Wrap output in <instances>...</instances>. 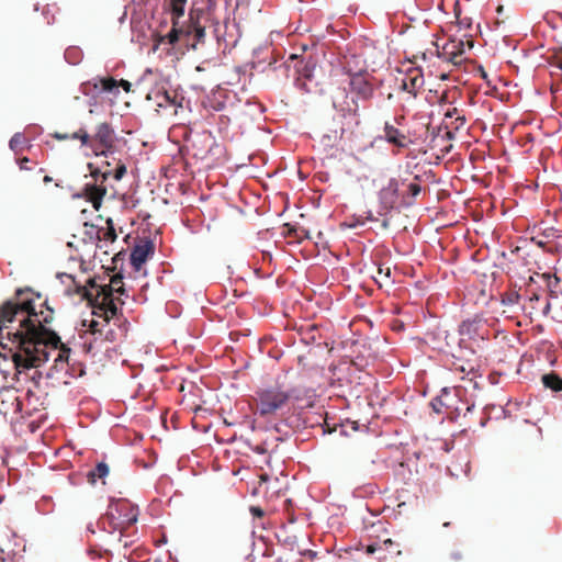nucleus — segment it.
I'll list each match as a JSON object with an SVG mask.
<instances>
[{"label": "nucleus", "mask_w": 562, "mask_h": 562, "mask_svg": "<svg viewBox=\"0 0 562 562\" xmlns=\"http://www.w3.org/2000/svg\"><path fill=\"white\" fill-rule=\"evenodd\" d=\"M49 358L50 351L46 346L41 345L27 347L15 353L12 361L18 379L23 375L25 380L30 379L35 385H38L43 378L38 367L46 363Z\"/></svg>", "instance_id": "obj_1"}, {"label": "nucleus", "mask_w": 562, "mask_h": 562, "mask_svg": "<svg viewBox=\"0 0 562 562\" xmlns=\"http://www.w3.org/2000/svg\"><path fill=\"white\" fill-rule=\"evenodd\" d=\"M88 286L95 290V305H93L92 314L104 318L103 327H106L110 319L119 314L115 294L127 296L126 290L124 286L115 289L111 284H98L94 279H89Z\"/></svg>", "instance_id": "obj_2"}, {"label": "nucleus", "mask_w": 562, "mask_h": 562, "mask_svg": "<svg viewBox=\"0 0 562 562\" xmlns=\"http://www.w3.org/2000/svg\"><path fill=\"white\" fill-rule=\"evenodd\" d=\"M18 300H8L0 307V323L3 322H13L18 314H24L30 321L33 317H37V312L35 310L34 299L32 296H22L24 294V290L18 289L15 292Z\"/></svg>", "instance_id": "obj_3"}, {"label": "nucleus", "mask_w": 562, "mask_h": 562, "mask_svg": "<svg viewBox=\"0 0 562 562\" xmlns=\"http://www.w3.org/2000/svg\"><path fill=\"white\" fill-rule=\"evenodd\" d=\"M294 390L284 391L280 386H270L258 392V409L266 416L280 409L292 396Z\"/></svg>", "instance_id": "obj_4"}, {"label": "nucleus", "mask_w": 562, "mask_h": 562, "mask_svg": "<svg viewBox=\"0 0 562 562\" xmlns=\"http://www.w3.org/2000/svg\"><path fill=\"white\" fill-rule=\"evenodd\" d=\"M138 506L132 504L130 501L124 498H110V503L106 509V517L114 520H119L124 529L137 522L138 519Z\"/></svg>", "instance_id": "obj_5"}, {"label": "nucleus", "mask_w": 562, "mask_h": 562, "mask_svg": "<svg viewBox=\"0 0 562 562\" xmlns=\"http://www.w3.org/2000/svg\"><path fill=\"white\" fill-rule=\"evenodd\" d=\"M400 200V182L395 178H390L386 186L378 192V214L386 217L391 216L393 211L397 212V201Z\"/></svg>", "instance_id": "obj_6"}, {"label": "nucleus", "mask_w": 562, "mask_h": 562, "mask_svg": "<svg viewBox=\"0 0 562 562\" xmlns=\"http://www.w3.org/2000/svg\"><path fill=\"white\" fill-rule=\"evenodd\" d=\"M82 94L90 98L89 105L97 103V98L102 92L119 93L117 81L111 77H95L91 80L82 82L79 87Z\"/></svg>", "instance_id": "obj_7"}, {"label": "nucleus", "mask_w": 562, "mask_h": 562, "mask_svg": "<svg viewBox=\"0 0 562 562\" xmlns=\"http://www.w3.org/2000/svg\"><path fill=\"white\" fill-rule=\"evenodd\" d=\"M316 69V61L313 58L300 59L295 64V72L297 77L294 80V86L305 93L317 92L318 83L314 82V72Z\"/></svg>", "instance_id": "obj_8"}, {"label": "nucleus", "mask_w": 562, "mask_h": 562, "mask_svg": "<svg viewBox=\"0 0 562 562\" xmlns=\"http://www.w3.org/2000/svg\"><path fill=\"white\" fill-rule=\"evenodd\" d=\"M349 91L352 94L351 102L355 105L353 112L358 109V101L370 100L373 95V85L367 78V71H357L349 75Z\"/></svg>", "instance_id": "obj_9"}, {"label": "nucleus", "mask_w": 562, "mask_h": 562, "mask_svg": "<svg viewBox=\"0 0 562 562\" xmlns=\"http://www.w3.org/2000/svg\"><path fill=\"white\" fill-rule=\"evenodd\" d=\"M155 244L151 239L145 238L136 243L130 254V263L135 271H140L143 265L154 255Z\"/></svg>", "instance_id": "obj_10"}, {"label": "nucleus", "mask_w": 562, "mask_h": 562, "mask_svg": "<svg viewBox=\"0 0 562 562\" xmlns=\"http://www.w3.org/2000/svg\"><path fill=\"white\" fill-rule=\"evenodd\" d=\"M54 353V364L50 367V369L46 373L47 379L55 378L58 373L64 372L66 375V370L68 367V363L70 361V352L71 349L67 346H63L60 348H55L50 351V353Z\"/></svg>", "instance_id": "obj_11"}, {"label": "nucleus", "mask_w": 562, "mask_h": 562, "mask_svg": "<svg viewBox=\"0 0 562 562\" xmlns=\"http://www.w3.org/2000/svg\"><path fill=\"white\" fill-rule=\"evenodd\" d=\"M383 133L384 135L380 136V138L398 148H405L412 143L403 132L389 122H385Z\"/></svg>", "instance_id": "obj_12"}, {"label": "nucleus", "mask_w": 562, "mask_h": 562, "mask_svg": "<svg viewBox=\"0 0 562 562\" xmlns=\"http://www.w3.org/2000/svg\"><path fill=\"white\" fill-rule=\"evenodd\" d=\"M106 194V188L103 186H98L97 183H86L83 187L82 193H77L75 198L87 196L88 200L92 203V206L98 211L101 205L104 195Z\"/></svg>", "instance_id": "obj_13"}, {"label": "nucleus", "mask_w": 562, "mask_h": 562, "mask_svg": "<svg viewBox=\"0 0 562 562\" xmlns=\"http://www.w3.org/2000/svg\"><path fill=\"white\" fill-rule=\"evenodd\" d=\"M424 86V76L423 72L415 69L408 71L401 80L400 89L402 91L408 92L414 97L417 95L418 89Z\"/></svg>", "instance_id": "obj_14"}, {"label": "nucleus", "mask_w": 562, "mask_h": 562, "mask_svg": "<svg viewBox=\"0 0 562 562\" xmlns=\"http://www.w3.org/2000/svg\"><path fill=\"white\" fill-rule=\"evenodd\" d=\"M113 133L114 131L109 123L104 122L98 125L94 138L99 142L100 146L104 147V149L100 153L95 151V155H108L106 149L112 147Z\"/></svg>", "instance_id": "obj_15"}, {"label": "nucleus", "mask_w": 562, "mask_h": 562, "mask_svg": "<svg viewBox=\"0 0 562 562\" xmlns=\"http://www.w3.org/2000/svg\"><path fill=\"white\" fill-rule=\"evenodd\" d=\"M190 37L193 38V42L187 43L188 48L193 50L198 49V45L204 42L205 29L199 23H192L188 29H186V38L189 41Z\"/></svg>", "instance_id": "obj_16"}, {"label": "nucleus", "mask_w": 562, "mask_h": 562, "mask_svg": "<svg viewBox=\"0 0 562 562\" xmlns=\"http://www.w3.org/2000/svg\"><path fill=\"white\" fill-rule=\"evenodd\" d=\"M440 396L443 398V405L447 409H452V413L454 416H450V418H456L461 414L462 408L459 406H456L458 403V395L456 392H453L450 387H442L440 390Z\"/></svg>", "instance_id": "obj_17"}, {"label": "nucleus", "mask_w": 562, "mask_h": 562, "mask_svg": "<svg viewBox=\"0 0 562 562\" xmlns=\"http://www.w3.org/2000/svg\"><path fill=\"white\" fill-rule=\"evenodd\" d=\"M89 329L95 336V340L99 339L100 337H103L104 340L110 342L116 340V330L113 328H108L105 331H103V328H99V322L95 319L89 321Z\"/></svg>", "instance_id": "obj_18"}, {"label": "nucleus", "mask_w": 562, "mask_h": 562, "mask_svg": "<svg viewBox=\"0 0 562 562\" xmlns=\"http://www.w3.org/2000/svg\"><path fill=\"white\" fill-rule=\"evenodd\" d=\"M110 473V468L106 462L100 461L87 473V480L90 484H95L97 480H104Z\"/></svg>", "instance_id": "obj_19"}, {"label": "nucleus", "mask_w": 562, "mask_h": 562, "mask_svg": "<svg viewBox=\"0 0 562 562\" xmlns=\"http://www.w3.org/2000/svg\"><path fill=\"white\" fill-rule=\"evenodd\" d=\"M479 325L480 321L475 318H468L461 322L458 331L461 336H467L468 338L473 339L479 335Z\"/></svg>", "instance_id": "obj_20"}, {"label": "nucleus", "mask_w": 562, "mask_h": 562, "mask_svg": "<svg viewBox=\"0 0 562 562\" xmlns=\"http://www.w3.org/2000/svg\"><path fill=\"white\" fill-rule=\"evenodd\" d=\"M181 37H186V29L178 27V24L175 21L171 30L167 34L160 36V42H167L169 45L175 46Z\"/></svg>", "instance_id": "obj_21"}, {"label": "nucleus", "mask_w": 562, "mask_h": 562, "mask_svg": "<svg viewBox=\"0 0 562 562\" xmlns=\"http://www.w3.org/2000/svg\"><path fill=\"white\" fill-rule=\"evenodd\" d=\"M541 381L546 389L552 392H562V378L558 373L553 371L546 373L541 376Z\"/></svg>", "instance_id": "obj_22"}, {"label": "nucleus", "mask_w": 562, "mask_h": 562, "mask_svg": "<svg viewBox=\"0 0 562 562\" xmlns=\"http://www.w3.org/2000/svg\"><path fill=\"white\" fill-rule=\"evenodd\" d=\"M83 53L78 46H69L65 49L64 58L69 65H78L81 63Z\"/></svg>", "instance_id": "obj_23"}, {"label": "nucleus", "mask_w": 562, "mask_h": 562, "mask_svg": "<svg viewBox=\"0 0 562 562\" xmlns=\"http://www.w3.org/2000/svg\"><path fill=\"white\" fill-rule=\"evenodd\" d=\"M85 372L86 368L81 362L70 360L66 370V376L77 379L82 376Z\"/></svg>", "instance_id": "obj_24"}, {"label": "nucleus", "mask_w": 562, "mask_h": 562, "mask_svg": "<svg viewBox=\"0 0 562 562\" xmlns=\"http://www.w3.org/2000/svg\"><path fill=\"white\" fill-rule=\"evenodd\" d=\"M201 138L203 140V143L207 146V153L209 154H215L214 151V148H218V144L216 143V139L215 137L213 136V134L209 131H204L202 134H201Z\"/></svg>", "instance_id": "obj_25"}, {"label": "nucleus", "mask_w": 562, "mask_h": 562, "mask_svg": "<svg viewBox=\"0 0 562 562\" xmlns=\"http://www.w3.org/2000/svg\"><path fill=\"white\" fill-rule=\"evenodd\" d=\"M348 426H350L351 430H353V431H357L359 429L358 422L346 419L345 422H341V423L338 424V430H339V435L341 437H348L349 436V431L347 429Z\"/></svg>", "instance_id": "obj_26"}, {"label": "nucleus", "mask_w": 562, "mask_h": 562, "mask_svg": "<svg viewBox=\"0 0 562 562\" xmlns=\"http://www.w3.org/2000/svg\"><path fill=\"white\" fill-rule=\"evenodd\" d=\"M89 171H90V176L95 180L98 181L99 177H101V182H105L108 180V178L111 176V171H104L102 172L98 167H94L93 164L89 162L87 165Z\"/></svg>", "instance_id": "obj_27"}, {"label": "nucleus", "mask_w": 562, "mask_h": 562, "mask_svg": "<svg viewBox=\"0 0 562 562\" xmlns=\"http://www.w3.org/2000/svg\"><path fill=\"white\" fill-rule=\"evenodd\" d=\"M520 300V294L517 291H509L505 293L502 297V304L506 306H513L518 304Z\"/></svg>", "instance_id": "obj_28"}, {"label": "nucleus", "mask_w": 562, "mask_h": 562, "mask_svg": "<svg viewBox=\"0 0 562 562\" xmlns=\"http://www.w3.org/2000/svg\"><path fill=\"white\" fill-rule=\"evenodd\" d=\"M104 519L106 520V526L109 527L110 530V533H114L116 530L120 531V537H119V541H122V538L125 537L124 536V527L121 525V522L119 520H114V524L111 521V519H109L106 517V513L104 514Z\"/></svg>", "instance_id": "obj_29"}, {"label": "nucleus", "mask_w": 562, "mask_h": 562, "mask_svg": "<svg viewBox=\"0 0 562 562\" xmlns=\"http://www.w3.org/2000/svg\"><path fill=\"white\" fill-rule=\"evenodd\" d=\"M25 137L22 133H15L11 139L9 140V147L13 151H18L21 149V146L24 144Z\"/></svg>", "instance_id": "obj_30"}, {"label": "nucleus", "mask_w": 562, "mask_h": 562, "mask_svg": "<svg viewBox=\"0 0 562 562\" xmlns=\"http://www.w3.org/2000/svg\"><path fill=\"white\" fill-rule=\"evenodd\" d=\"M548 63L551 66H554L562 70V47L555 49L550 57H548Z\"/></svg>", "instance_id": "obj_31"}, {"label": "nucleus", "mask_w": 562, "mask_h": 562, "mask_svg": "<svg viewBox=\"0 0 562 562\" xmlns=\"http://www.w3.org/2000/svg\"><path fill=\"white\" fill-rule=\"evenodd\" d=\"M186 4H178V3H171L170 2V12L172 14V23L176 21L178 23V20L183 16L184 14Z\"/></svg>", "instance_id": "obj_32"}, {"label": "nucleus", "mask_w": 562, "mask_h": 562, "mask_svg": "<svg viewBox=\"0 0 562 562\" xmlns=\"http://www.w3.org/2000/svg\"><path fill=\"white\" fill-rule=\"evenodd\" d=\"M279 542L283 543L288 549L293 550L297 544L296 536H284L283 538L280 535H277Z\"/></svg>", "instance_id": "obj_33"}, {"label": "nucleus", "mask_w": 562, "mask_h": 562, "mask_svg": "<svg viewBox=\"0 0 562 562\" xmlns=\"http://www.w3.org/2000/svg\"><path fill=\"white\" fill-rule=\"evenodd\" d=\"M454 13H456V18L458 20V25L460 29H465V30H471L472 29V19L471 18H460V9H456L454 10Z\"/></svg>", "instance_id": "obj_34"}, {"label": "nucleus", "mask_w": 562, "mask_h": 562, "mask_svg": "<svg viewBox=\"0 0 562 562\" xmlns=\"http://www.w3.org/2000/svg\"><path fill=\"white\" fill-rule=\"evenodd\" d=\"M401 200L397 201V212L400 213L403 209H408L414 205L415 201L408 196V194H400Z\"/></svg>", "instance_id": "obj_35"}, {"label": "nucleus", "mask_w": 562, "mask_h": 562, "mask_svg": "<svg viewBox=\"0 0 562 562\" xmlns=\"http://www.w3.org/2000/svg\"><path fill=\"white\" fill-rule=\"evenodd\" d=\"M366 225V221L361 216L352 215L347 222L348 228H359Z\"/></svg>", "instance_id": "obj_36"}, {"label": "nucleus", "mask_w": 562, "mask_h": 562, "mask_svg": "<svg viewBox=\"0 0 562 562\" xmlns=\"http://www.w3.org/2000/svg\"><path fill=\"white\" fill-rule=\"evenodd\" d=\"M162 98H164V102L166 104L172 105V106H176V108H182V100H183V98H181L180 101H177V97L176 95H171L167 91L164 92Z\"/></svg>", "instance_id": "obj_37"}, {"label": "nucleus", "mask_w": 562, "mask_h": 562, "mask_svg": "<svg viewBox=\"0 0 562 562\" xmlns=\"http://www.w3.org/2000/svg\"><path fill=\"white\" fill-rule=\"evenodd\" d=\"M125 173H126V166L123 162H119L116 165L115 169L113 170V172L111 171V175L113 176V178L116 181L122 180V178L125 176Z\"/></svg>", "instance_id": "obj_38"}, {"label": "nucleus", "mask_w": 562, "mask_h": 562, "mask_svg": "<svg viewBox=\"0 0 562 562\" xmlns=\"http://www.w3.org/2000/svg\"><path fill=\"white\" fill-rule=\"evenodd\" d=\"M430 406H431L432 411H434L436 414H440V413H441L442 407H445L442 396H440V394H439V395H437V396H435V397L430 401Z\"/></svg>", "instance_id": "obj_39"}, {"label": "nucleus", "mask_w": 562, "mask_h": 562, "mask_svg": "<svg viewBox=\"0 0 562 562\" xmlns=\"http://www.w3.org/2000/svg\"><path fill=\"white\" fill-rule=\"evenodd\" d=\"M422 187L416 182H411L407 186V194L415 201L416 196L420 193Z\"/></svg>", "instance_id": "obj_40"}, {"label": "nucleus", "mask_w": 562, "mask_h": 562, "mask_svg": "<svg viewBox=\"0 0 562 562\" xmlns=\"http://www.w3.org/2000/svg\"><path fill=\"white\" fill-rule=\"evenodd\" d=\"M463 42L462 41H459L457 45H454L456 48H458L457 50H453V52H450L448 53L450 55L449 57V61L453 63V64H457L456 61V58L457 57H460L462 54H463Z\"/></svg>", "instance_id": "obj_41"}, {"label": "nucleus", "mask_w": 562, "mask_h": 562, "mask_svg": "<svg viewBox=\"0 0 562 562\" xmlns=\"http://www.w3.org/2000/svg\"><path fill=\"white\" fill-rule=\"evenodd\" d=\"M378 274L380 277H383L384 279H386L387 281H390L391 283H393V280H391V276H392V270L390 267H383V265L379 263L378 265Z\"/></svg>", "instance_id": "obj_42"}, {"label": "nucleus", "mask_w": 562, "mask_h": 562, "mask_svg": "<svg viewBox=\"0 0 562 562\" xmlns=\"http://www.w3.org/2000/svg\"><path fill=\"white\" fill-rule=\"evenodd\" d=\"M71 138L72 139H80L81 140V144L82 145H86L88 142H89V134L86 132V131H78V132H75L72 135H71Z\"/></svg>", "instance_id": "obj_43"}, {"label": "nucleus", "mask_w": 562, "mask_h": 562, "mask_svg": "<svg viewBox=\"0 0 562 562\" xmlns=\"http://www.w3.org/2000/svg\"><path fill=\"white\" fill-rule=\"evenodd\" d=\"M103 238H104L106 241H110V243L115 241V240H116V238H117V235H116L115 228H114V227H110V228H108V229L104 232Z\"/></svg>", "instance_id": "obj_44"}, {"label": "nucleus", "mask_w": 562, "mask_h": 562, "mask_svg": "<svg viewBox=\"0 0 562 562\" xmlns=\"http://www.w3.org/2000/svg\"><path fill=\"white\" fill-rule=\"evenodd\" d=\"M85 226H89L88 223H85ZM89 238L100 239V229L95 225H90V229L86 232Z\"/></svg>", "instance_id": "obj_45"}, {"label": "nucleus", "mask_w": 562, "mask_h": 562, "mask_svg": "<svg viewBox=\"0 0 562 562\" xmlns=\"http://www.w3.org/2000/svg\"><path fill=\"white\" fill-rule=\"evenodd\" d=\"M322 428L324 435L334 434L338 430V424L330 425L329 423H325L324 425H322Z\"/></svg>", "instance_id": "obj_46"}, {"label": "nucleus", "mask_w": 562, "mask_h": 562, "mask_svg": "<svg viewBox=\"0 0 562 562\" xmlns=\"http://www.w3.org/2000/svg\"><path fill=\"white\" fill-rule=\"evenodd\" d=\"M245 105L256 109L258 111V113H260V114L266 111V109L260 103L255 102V101L247 100L245 102Z\"/></svg>", "instance_id": "obj_47"}, {"label": "nucleus", "mask_w": 562, "mask_h": 562, "mask_svg": "<svg viewBox=\"0 0 562 562\" xmlns=\"http://www.w3.org/2000/svg\"><path fill=\"white\" fill-rule=\"evenodd\" d=\"M286 426H288L286 422H280V423L276 424L274 429L277 432L283 434L284 437L286 438V437H289V432L283 430V428Z\"/></svg>", "instance_id": "obj_48"}, {"label": "nucleus", "mask_w": 562, "mask_h": 562, "mask_svg": "<svg viewBox=\"0 0 562 562\" xmlns=\"http://www.w3.org/2000/svg\"><path fill=\"white\" fill-rule=\"evenodd\" d=\"M124 279V274L122 271H120L119 273H116L115 276H113V278L111 279V285L113 286L114 284H119L120 282H122V280Z\"/></svg>", "instance_id": "obj_49"}, {"label": "nucleus", "mask_w": 562, "mask_h": 562, "mask_svg": "<svg viewBox=\"0 0 562 562\" xmlns=\"http://www.w3.org/2000/svg\"><path fill=\"white\" fill-rule=\"evenodd\" d=\"M122 87L126 92L131 91L132 83L125 79H121L117 82V88Z\"/></svg>", "instance_id": "obj_50"}, {"label": "nucleus", "mask_w": 562, "mask_h": 562, "mask_svg": "<svg viewBox=\"0 0 562 562\" xmlns=\"http://www.w3.org/2000/svg\"><path fill=\"white\" fill-rule=\"evenodd\" d=\"M98 527L100 530L106 531L110 533L111 529H109V527L106 526V520L104 519V517H102L98 520Z\"/></svg>", "instance_id": "obj_51"}, {"label": "nucleus", "mask_w": 562, "mask_h": 562, "mask_svg": "<svg viewBox=\"0 0 562 562\" xmlns=\"http://www.w3.org/2000/svg\"><path fill=\"white\" fill-rule=\"evenodd\" d=\"M160 36H161V34H159V33L154 34V38H155V44L153 47L154 52H156L159 48V45L164 43V42H160Z\"/></svg>", "instance_id": "obj_52"}, {"label": "nucleus", "mask_w": 562, "mask_h": 562, "mask_svg": "<svg viewBox=\"0 0 562 562\" xmlns=\"http://www.w3.org/2000/svg\"><path fill=\"white\" fill-rule=\"evenodd\" d=\"M124 255H125V254H124V251H120V252H117V254L112 258L113 263L116 266L119 261H121V262H122V261H123V259H124Z\"/></svg>", "instance_id": "obj_53"}, {"label": "nucleus", "mask_w": 562, "mask_h": 562, "mask_svg": "<svg viewBox=\"0 0 562 562\" xmlns=\"http://www.w3.org/2000/svg\"><path fill=\"white\" fill-rule=\"evenodd\" d=\"M251 450L257 454H265L267 452L263 446H255L251 448Z\"/></svg>", "instance_id": "obj_54"}, {"label": "nucleus", "mask_w": 562, "mask_h": 562, "mask_svg": "<svg viewBox=\"0 0 562 562\" xmlns=\"http://www.w3.org/2000/svg\"><path fill=\"white\" fill-rule=\"evenodd\" d=\"M250 510H251V514H252L254 516H256V517H261V516H263V510H262L260 507H255V506H254V507H251V508H250Z\"/></svg>", "instance_id": "obj_55"}, {"label": "nucleus", "mask_w": 562, "mask_h": 562, "mask_svg": "<svg viewBox=\"0 0 562 562\" xmlns=\"http://www.w3.org/2000/svg\"><path fill=\"white\" fill-rule=\"evenodd\" d=\"M57 278L60 279V281H63V278H66L70 281H75L74 277L71 274H68V273H65V272H61V273H57Z\"/></svg>", "instance_id": "obj_56"}, {"label": "nucleus", "mask_w": 562, "mask_h": 562, "mask_svg": "<svg viewBox=\"0 0 562 562\" xmlns=\"http://www.w3.org/2000/svg\"><path fill=\"white\" fill-rule=\"evenodd\" d=\"M153 74V70L150 68H146L140 78L138 79L137 83L145 80V78Z\"/></svg>", "instance_id": "obj_57"}, {"label": "nucleus", "mask_w": 562, "mask_h": 562, "mask_svg": "<svg viewBox=\"0 0 562 562\" xmlns=\"http://www.w3.org/2000/svg\"><path fill=\"white\" fill-rule=\"evenodd\" d=\"M458 110L457 108H453V109H449L446 113H445V116L446 117H453L454 114H457Z\"/></svg>", "instance_id": "obj_58"}, {"label": "nucleus", "mask_w": 562, "mask_h": 562, "mask_svg": "<svg viewBox=\"0 0 562 562\" xmlns=\"http://www.w3.org/2000/svg\"><path fill=\"white\" fill-rule=\"evenodd\" d=\"M54 137L56 139H59V140H64V139H68L69 138V136L67 134H61V133H55Z\"/></svg>", "instance_id": "obj_59"}, {"label": "nucleus", "mask_w": 562, "mask_h": 562, "mask_svg": "<svg viewBox=\"0 0 562 562\" xmlns=\"http://www.w3.org/2000/svg\"><path fill=\"white\" fill-rule=\"evenodd\" d=\"M474 403H467L464 416L474 409Z\"/></svg>", "instance_id": "obj_60"}, {"label": "nucleus", "mask_w": 562, "mask_h": 562, "mask_svg": "<svg viewBox=\"0 0 562 562\" xmlns=\"http://www.w3.org/2000/svg\"><path fill=\"white\" fill-rule=\"evenodd\" d=\"M366 220L369 221V222H375L376 221V218L373 216L371 211L367 212V218Z\"/></svg>", "instance_id": "obj_61"}, {"label": "nucleus", "mask_w": 562, "mask_h": 562, "mask_svg": "<svg viewBox=\"0 0 562 562\" xmlns=\"http://www.w3.org/2000/svg\"><path fill=\"white\" fill-rule=\"evenodd\" d=\"M488 420H490V416L482 418L480 422V426L485 427Z\"/></svg>", "instance_id": "obj_62"}, {"label": "nucleus", "mask_w": 562, "mask_h": 562, "mask_svg": "<svg viewBox=\"0 0 562 562\" xmlns=\"http://www.w3.org/2000/svg\"><path fill=\"white\" fill-rule=\"evenodd\" d=\"M479 71H480V75H481V77L483 79L487 78V74H486V71L484 70V68L482 66L479 68Z\"/></svg>", "instance_id": "obj_63"}, {"label": "nucleus", "mask_w": 562, "mask_h": 562, "mask_svg": "<svg viewBox=\"0 0 562 562\" xmlns=\"http://www.w3.org/2000/svg\"><path fill=\"white\" fill-rule=\"evenodd\" d=\"M133 542H134V540H132V539H126V540L124 541V544H123V546H124V548H128V547H131V546L133 544Z\"/></svg>", "instance_id": "obj_64"}]
</instances>
